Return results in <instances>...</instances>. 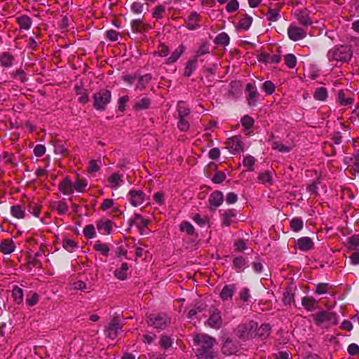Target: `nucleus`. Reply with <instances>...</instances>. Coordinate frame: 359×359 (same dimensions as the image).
<instances>
[{"label": "nucleus", "mask_w": 359, "mask_h": 359, "mask_svg": "<svg viewBox=\"0 0 359 359\" xmlns=\"http://www.w3.org/2000/svg\"><path fill=\"white\" fill-rule=\"evenodd\" d=\"M195 346H198L196 356L198 358L213 359L215 355L212 347L216 344V339L205 334H197L194 337Z\"/></svg>", "instance_id": "nucleus-1"}, {"label": "nucleus", "mask_w": 359, "mask_h": 359, "mask_svg": "<svg viewBox=\"0 0 359 359\" xmlns=\"http://www.w3.org/2000/svg\"><path fill=\"white\" fill-rule=\"evenodd\" d=\"M353 55V52L348 46H335L331 48L327 54L330 61H337L341 62H348Z\"/></svg>", "instance_id": "nucleus-2"}, {"label": "nucleus", "mask_w": 359, "mask_h": 359, "mask_svg": "<svg viewBox=\"0 0 359 359\" xmlns=\"http://www.w3.org/2000/svg\"><path fill=\"white\" fill-rule=\"evenodd\" d=\"M257 330V323L250 321L241 324L235 329V334L242 341H246L252 339L255 336Z\"/></svg>", "instance_id": "nucleus-3"}, {"label": "nucleus", "mask_w": 359, "mask_h": 359, "mask_svg": "<svg viewBox=\"0 0 359 359\" xmlns=\"http://www.w3.org/2000/svg\"><path fill=\"white\" fill-rule=\"evenodd\" d=\"M149 325L154 326L158 330H164L171 323V318L165 313L151 314L147 318Z\"/></svg>", "instance_id": "nucleus-4"}, {"label": "nucleus", "mask_w": 359, "mask_h": 359, "mask_svg": "<svg viewBox=\"0 0 359 359\" xmlns=\"http://www.w3.org/2000/svg\"><path fill=\"white\" fill-rule=\"evenodd\" d=\"M93 106L97 110H104L110 102L111 92L107 89H101L93 95Z\"/></svg>", "instance_id": "nucleus-5"}, {"label": "nucleus", "mask_w": 359, "mask_h": 359, "mask_svg": "<svg viewBox=\"0 0 359 359\" xmlns=\"http://www.w3.org/2000/svg\"><path fill=\"white\" fill-rule=\"evenodd\" d=\"M313 318L315 324L317 325H322L324 323L326 322H328L332 325L337 324V317L334 313L323 311L313 315Z\"/></svg>", "instance_id": "nucleus-6"}, {"label": "nucleus", "mask_w": 359, "mask_h": 359, "mask_svg": "<svg viewBox=\"0 0 359 359\" xmlns=\"http://www.w3.org/2000/svg\"><path fill=\"white\" fill-rule=\"evenodd\" d=\"M222 342V352L224 355H231L238 351L239 346L238 343L229 337H223Z\"/></svg>", "instance_id": "nucleus-7"}, {"label": "nucleus", "mask_w": 359, "mask_h": 359, "mask_svg": "<svg viewBox=\"0 0 359 359\" xmlns=\"http://www.w3.org/2000/svg\"><path fill=\"white\" fill-rule=\"evenodd\" d=\"M122 326L120 318L118 316H114L106 328L105 332L107 337L112 339L116 338L118 336L119 330H121Z\"/></svg>", "instance_id": "nucleus-8"}, {"label": "nucleus", "mask_w": 359, "mask_h": 359, "mask_svg": "<svg viewBox=\"0 0 359 359\" xmlns=\"http://www.w3.org/2000/svg\"><path fill=\"white\" fill-rule=\"evenodd\" d=\"M128 197L130 204L134 207L141 205L147 200L146 194L141 190H130Z\"/></svg>", "instance_id": "nucleus-9"}, {"label": "nucleus", "mask_w": 359, "mask_h": 359, "mask_svg": "<svg viewBox=\"0 0 359 359\" xmlns=\"http://www.w3.org/2000/svg\"><path fill=\"white\" fill-rule=\"evenodd\" d=\"M226 148L232 153L239 152L243 150L244 144L241 136H233L226 142Z\"/></svg>", "instance_id": "nucleus-10"}, {"label": "nucleus", "mask_w": 359, "mask_h": 359, "mask_svg": "<svg viewBox=\"0 0 359 359\" xmlns=\"http://www.w3.org/2000/svg\"><path fill=\"white\" fill-rule=\"evenodd\" d=\"M287 34L290 39L296 41L304 39L306 32L304 28L291 25L287 29Z\"/></svg>", "instance_id": "nucleus-11"}, {"label": "nucleus", "mask_w": 359, "mask_h": 359, "mask_svg": "<svg viewBox=\"0 0 359 359\" xmlns=\"http://www.w3.org/2000/svg\"><path fill=\"white\" fill-rule=\"evenodd\" d=\"M201 16L196 12H192L186 20V27L190 30H195L200 27L199 22Z\"/></svg>", "instance_id": "nucleus-12"}, {"label": "nucleus", "mask_w": 359, "mask_h": 359, "mask_svg": "<svg viewBox=\"0 0 359 359\" xmlns=\"http://www.w3.org/2000/svg\"><path fill=\"white\" fill-rule=\"evenodd\" d=\"M246 90L248 95L246 97L248 104L250 106H255L257 101L259 93L257 90L256 87L252 83H248L246 86Z\"/></svg>", "instance_id": "nucleus-13"}, {"label": "nucleus", "mask_w": 359, "mask_h": 359, "mask_svg": "<svg viewBox=\"0 0 359 359\" xmlns=\"http://www.w3.org/2000/svg\"><path fill=\"white\" fill-rule=\"evenodd\" d=\"M295 16L299 23L302 26L307 27L312 24V20L306 9L297 11L295 13Z\"/></svg>", "instance_id": "nucleus-14"}, {"label": "nucleus", "mask_w": 359, "mask_h": 359, "mask_svg": "<svg viewBox=\"0 0 359 359\" xmlns=\"http://www.w3.org/2000/svg\"><path fill=\"white\" fill-rule=\"evenodd\" d=\"M59 190L65 195L74 193L73 182L68 177H66L58 184Z\"/></svg>", "instance_id": "nucleus-15"}, {"label": "nucleus", "mask_w": 359, "mask_h": 359, "mask_svg": "<svg viewBox=\"0 0 359 359\" xmlns=\"http://www.w3.org/2000/svg\"><path fill=\"white\" fill-rule=\"evenodd\" d=\"M207 324L214 329H219L222 325V320L219 311H214L208 319Z\"/></svg>", "instance_id": "nucleus-16"}, {"label": "nucleus", "mask_w": 359, "mask_h": 359, "mask_svg": "<svg viewBox=\"0 0 359 359\" xmlns=\"http://www.w3.org/2000/svg\"><path fill=\"white\" fill-rule=\"evenodd\" d=\"M297 248L302 251H309L313 248L314 243L309 237H302L297 241Z\"/></svg>", "instance_id": "nucleus-17"}, {"label": "nucleus", "mask_w": 359, "mask_h": 359, "mask_svg": "<svg viewBox=\"0 0 359 359\" xmlns=\"http://www.w3.org/2000/svg\"><path fill=\"white\" fill-rule=\"evenodd\" d=\"M15 245L11 239H6L0 243V252L4 255H9L14 252Z\"/></svg>", "instance_id": "nucleus-18"}, {"label": "nucleus", "mask_w": 359, "mask_h": 359, "mask_svg": "<svg viewBox=\"0 0 359 359\" xmlns=\"http://www.w3.org/2000/svg\"><path fill=\"white\" fill-rule=\"evenodd\" d=\"M126 4L135 14H140L143 11L144 4L140 0H127Z\"/></svg>", "instance_id": "nucleus-19"}, {"label": "nucleus", "mask_w": 359, "mask_h": 359, "mask_svg": "<svg viewBox=\"0 0 359 359\" xmlns=\"http://www.w3.org/2000/svg\"><path fill=\"white\" fill-rule=\"evenodd\" d=\"M252 22V18L248 14L241 15V19L236 27L237 29L248 30L250 27Z\"/></svg>", "instance_id": "nucleus-20"}, {"label": "nucleus", "mask_w": 359, "mask_h": 359, "mask_svg": "<svg viewBox=\"0 0 359 359\" xmlns=\"http://www.w3.org/2000/svg\"><path fill=\"white\" fill-rule=\"evenodd\" d=\"M113 222L110 220L99 221L97 223V228L98 231L102 234H109L112 229Z\"/></svg>", "instance_id": "nucleus-21"}, {"label": "nucleus", "mask_w": 359, "mask_h": 359, "mask_svg": "<svg viewBox=\"0 0 359 359\" xmlns=\"http://www.w3.org/2000/svg\"><path fill=\"white\" fill-rule=\"evenodd\" d=\"M223 201L224 196L222 191H219L212 192L209 198L210 203L215 207L221 205Z\"/></svg>", "instance_id": "nucleus-22"}, {"label": "nucleus", "mask_w": 359, "mask_h": 359, "mask_svg": "<svg viewBox=\"0 0 359 359\" xmlns=\"http://www.w3.org/2000/svg\"><path fill=\"white\" fill-rule=\"evenodd\" d=\"M271 333V327L268 324H263L255 332V336H257L259 339L261 340H264L269 337Z\"/></svg>", "instance_id": "nucleus-23"}, {"label": "nucleus", "mask_w": 359, "mask_h": 359, "mask_svg": "<svg viewBox=\"0 0 359 359\" xmlns=\"http://www.w3.org/2000/svg\"><path fill=\"white\" fill-rule=\"evenodd\" d=\"M132 30L135 32H144L150 28L149 25L145 24L140 19L133 20L131 22Z\"/></svg>", "instance_id": "nucleus-24"}, {"label": "nucleus", "mask_w": 359, "mask_h": 359, "mask_svg": "<svg viewBox=\"0 0 359 359\" xmlns=\"http://www.w3.org/2000/svg\"><path fill=\"white\" fill-rule=\"evenodd\" d=\"M17 23L18 24L20 29L28 30L30 29L32 21L31 18L27 15H21L16 18Z\"/></svg>", "instance_id": "nucleus-25"}, {"label": "nucleus", "mask_w": 359, "mask_h": 359, "mask_svg": "<svg viewBox=\"0 0 359 359\" xmlns=\"http://www.w3.org/2000/svg\"><path fill=\"white\" fill-rule=\"evenodd\" d=\"M234 292L235 286L233 285H225L220 292V297L223 301H226L231 299Z\"/></svg>", "instance_id": "nucleus-26"}, {"label": "nucleus", "mask_w": 359, "mask_h": 359, "mask_svg": "<svg viewBox=\"0 0 359 359\" xmlns=\"http://www.w3.org/2000/svg\"><path fill=\"white\" fill-rule=\"evenodd\" d=\"M185 47L183 45H180L176 50H175L172 55L167 58L165 63L166 64H172L175 62L180 55L184 53Z\"/></svg>", "instance_id": "nucleus-27"}, {"label": "nucleus", "mask_w": 359, "mask_h": 359, "mask_svg": "<svg viewBox=\"0 0 359 359\" xmlns=\"http://www.w3.org/2000/svg\"><path fill=\"white\" fill-rule=\"evenodd\" d=\"M233 265L237 272H241L247 266V262L242 256L235 257L233 259Z\"/></svg>", "instance_id": "nucleus-28"}, {"label": "nucleus", "mask_w": 359, "mask_h": 359, "mask_svg": "<svg viewBox=\"0 0 359 359\" xmlns=\"http://www.w3.org/2000/svg\"><path fill=\"white\" fill-rule=\"evenodd\" d=\"M14 57L8 53L4 52L0 55V64L4 67H10L13 65Z\"/></svg>", "instance_id": "nucleus-29"}, {"label": "nucleus", "mask_w": 359, "mask_h": 359, "mask_svg": "<svg viewBox=\"0 0 359 359\" xmlns=\"http://www.w3.org/2000/svg\"><path fill=\"white\" fill-rule=\"evenodd\" d=\"M88 186V182L86 179H81L77 177L76 181L73 182L74 191L84 192Z\"/></svg>", "instance_id": "nucleus-30"}, {"label": "nucleus", "mask_w": 359, "mask_h": 359, "mask_svg": "<svg viewBox=\"0 0 359 359\" xmlns=\"http://www.w3.org/2000/svg\"><path fill=\"white\" fill-rule=\"evenodd\" d=\"M236 212L233 209L228 210L223 215V222L222 225L225 226H229L232 223V219L236 217Z\"/></svg>", "instance_id": "nucleus-31"}, {"label": "nucleus", "mask_w": 359, "mask_h": 359, "mask_svg": "<svg viewBox=\"0 0 359 359\" xmlns=\"http://www.w3.org/2000/svg\"><path fill=\"white\" fill-rule=\"evenodd\" d=\"M230 38L226 32L219 34L214 39V43L217 45L226 46L229 44Z\"/></svg>", "instance_id": "nucleus-32"}, {"label": "nucleus", "mask_w": 359, "mask_h": 359, "mask_svg": "<svg viewBox=\"0 0 359 359\" xmlns=\"http://www.w3.org/2000/svg\"><path fill=\"white\" fill-rule=\"evenodd\" d=\"M197 59L194 57V59L189 60L186 65L184 75L186 77H189L192 72L196 69L197 66Z\"/></svg>", "instance_id": "nucleus-33"}, {"label": "nucleus", "mask_w": 359, "mask_h": 359, "mask_svg": "<svg viewBox=\"0 0 359 359\" xmlns=\"http://www.w3.org/2000/svg\"><path fill=\"white\" fill-rule=\"evenodd\" d=\"M127 263H123L120 269H117L114 271V276L119 280H123L127 278V271L128 270Z\"/></svg>", "instance_id": "nucleus-34"}, {"label": "nucleus", "mask_w": 359, "mask_h": 359, "mask_svg": "<svg viewBox=\"0 0 359 359\" xmlns=\"http://www.w3.org/2000/svg\"><path fill=\"white\" fill-rule=\"evenodd\" d=\"M11 212L17 219H24L25 217V211L20 205H13L11 208Z\"/></svg>", "instance_id": "nucleus-35"}, {"label": "nucleus", "mask_w": 359, "mask_h": 359, "mask_svg": "<svg viewBox=\"0 0 359 359\" xmlns=\"http://www.w3.org/2000/svg\"><path fill=\"white\" fill-rule=\"evenodd\" d=\"M302 304L307 311H312L315 309L316 302L313 297H304L302 299Z\"/></svg>", "instance_id": "nucleus-36"}, {"label": "nucleus", "mask_w": 359, "mask_h": 359, "mask_svg": "<svg viewBox=\"0 0 359 359\" xmlns=\"http://www.w3.org/2000/svg\"><path fill=\"white\" fill-rule=\"evenodd\" d=\"M177 111L179 117H187L190 114V109L184 101H180L177 104Z\"/></svg>", "instance_id": "nucleus-37"}, {"label": "nucleus", "mask_w": 359, "mask_h": 359, "mask_svg": "<svg viewBox=\"0 0 359 359\" xmlns=\"http://www.w3.org/2000/svg\"><path fill=\"white\" fill-rule=\"evenodd\" d=\"M108 182L110 183L111 189H116L118 186L123 182L121 176L118 173H113L108 178Z\"/></svg>", "instance_id": "nucleus-38"}, {"label": "nucleus", "mask_w": 359, "mask_h": 359, "mask_svg": "<svg viewBox=\"0 0 359 359\" xmlns=\"http://www.w3.org/2000/svg\"><path fill=\"white\" fill-rule=\"evenodd\" d=\"M338 101L341 105L346 106L351 104L354 100L352 97H346V92L341 90L338 92Z\"/></svg>", "instance_id": "nucleus-39"}, {"label": "nucleus", "mask_w": 359, "mask_h": 359, "mask_svg": "<svg viewBox=\"0 0 359 359\" xmlns=\"http://www.w3.org/2000/svg\"><path fill=\"white\" fill-rule=\"evenodd\" d=\"M53 208H55L59 215H65L69 210V206L65 200L59 201L55 203Z\"/></svg>", "instance_id": "nucleus-40"}, {"label": "nucleus", "mask_w": 359, "mask_h": 359, "mask_svg": "<svg viewBox=\"0 0 359 359\" xmlns=\"http://www.w3.org/2000/svg\"><path fill=\"white\" fill-rule=\"evenodd\" d=\"M151 100L148 97H143L135 102L134 108L137 110L148 109L150 106Z\"/></svg>", "instance_id": "nucleus-41"}, {"label": "nucleus", "mask_w": 359, "mask_h": 359, "mask_svg": "<svg viewBox=\"0 0 359 359\" xmlns=\"http://www.w3.org/2000/svg\"><path fill=\"white\" fill-rule=\"evenodd\" d=\"M313 97L317 100L325 101L327 97L326 88L324 87L317 88L314 92Z\"/></svg>", "instance_id": "nucleus-42"}, {"label": "nucleus", "mask_w": 359, "mask_h": 359, "mask_svg": "<svg viewBox=\"0 0 359 359\" xmlns=\"http://www.w3.org/2000/svg\"><path fill=\"white\" fill-rule=\"evenodd\" d=\"M12 296L17 304H20L23 299V292L21 288L15 286L12 290Z\"/></svg>", "instance_id": "nucleus-43"}, {"label": "nucleus", "mask_w": 359, "mask_h": 359, "mask_svg": "<svg viewBox=\"0 0 359 359\" xmlns=\"http://www.w3.org/2000/svg\"><path fill=\"white\" fill-rule=\"evenodd\" d=\"M75 91L77 95H80L79 97V101L81 103H86L88 101V96L86 93V90L81 86H76Z\"/></svg>", "instance_id": "nucleus-44"}, {"label": "nucleus", "mask_w": 359, "mask_h": 359, "mask_svg": "<svg viewBox=\"0 0 359 359\" xmlns=\"http://www.w3.org/2000/svg\"><path fill=\"white\" fill-rule=\"evenodd\" d=\"M303 221L300 218H293L290 221V228L294 232L299 231L303 228Z\"/></svg>", "instance_id": "nucleus-45"}, {"label": "nucleus", "mask_w": 359, "mask_h": 359, "mask_svg": "<svg viewBox=\"0 0 359 359\" xmlns=\"http://www.w3.org/2000/svg\"><path fill=\"white\" fill-rule=\"evenodd\" d=\"M258 180L262 183L268 185H271L273 183L271 175L268 171L260 173L258 176Z\"/></svg>", "instance_id": "nucleus-46"}, {"label": "nucleus", "mask_w": 359, "mask_h": 359, "mask_svg": "<svg viewBox=\"0 0 359 359\" xmlns=\"http://www.w3.org/2000/svg\"><path fill=\"white\" fill-rule=\"evenodd\" d=\"M62 246L66 250L73 252L77 248V244L72 239L65 238L62 241Z\"/></svg>", "instance_id": "nucleus-47"}, {"label": "nucleus", "mask_w": 359, "mask_h": 359, "mask_svg": "<svg viewBox=\"0 0 359 359\" xmlns=\"http://www.w3.org/2000/svg\"><path fill=\"white\" fill-rule=\"evenodd\" d=\"M165 12V7L163 5L156 6L152 13V17L156 20L161 19Z\"/></svg>", "instance_id": "nucleus-48"}, {"label": "nucleus", "mask_w": 359, "mask_h": 359, "mask_svg": "<svg viewBox=\"0 0 359 359\" xmlns=\"http://www.w3.org/2000/svg\"><path fill=\"white\" fill-rule=\"evenodd\" d=\"M152 76L150 74H144L139 78L138 88L144 89L146 86L151 81Z\"/></svg>", "instance_id": "nucleus-49"}, {"label": "nucleus", "mask_w": 359, "mask_h": 359, "mask_svg": "<svg viewBox=\"0 0 359 359\" xmlns=\"http://www.w3.org/2000/svg\"><path fill=\"white\" fill-rule=\"evenodd\" d=\"M255 158L250 156V155H248L246 156L244 158H243V165L246 168H248V170L249 171H253L254 170V165H255Z\"/></svg>", "instance_id": "nucleus-50"}, {"label": "nucleus", "mask_w": 359, "mask_h": 359, "mask_svg": "<svg viewBox=\"0 0 359 359\" xmlns=\"http://www.w3.org/2000/svg\"><path fill=\"white\" fill-rule=\"evenodd\" d=\"M93 248L95 250L100 252L103 255L108 256L109 248L107 244L97 243L94 245Z\"/></svg>", "instance_id": "nucleus-51"}, {"label": "nucleus", "mask_w": 359, "mask_h": 359, "mask_svg": "<svg viewBox=\"0 0 359 359\" xmlns=\"http://www.w3.org/2000/svg\"><path fill=\"white\" fill-rule=\"evenodd\" d=\"M12 77L15 79L20 81L22 83H25L27 81L26 74L22 69H18L13 72Z\"/></svg>", "instance_id": "nucleus-52"}, {"label": "nucleus", "mask_w": 359, "mask_h": 359, "mask_svg": "<svg viewBox=\"0 0 359 359\" xmlns=\"http://www.w3.org/2000/svg\"><path fill=\"white\" fill-rule=\"evenodd\" d=\"M266 16L269 21L275 22L278 19L280 16L279 10L269 8L267 13L266 14Z\"/></svg>", "instance_id": "nucleus-53"}, {"label": "nucleus", "mask_w": 359, "mask_h": 359, "mask_svg": "<svg viewBox=\"0 0 359 359\" xmlns=\"http://www.w3.org/2000/svg\"><path fill=\"white\" fill-rule=\"evenodd\" d=\"M241 122L242 126L245 128L250 129L253 126L255 121H254V119L251 116H250L248 115H245L241 118Z\"/></svg>", "instance_id": "nucleus-54"}, {"label": "nucleus", "mask_w": 359, "mask_h": 359, "mask_svg": "<svg viewBox=\"0 0 359 359\" xmlns=\"http://www.w3.org/2000/svg\"><path fill=\"white\" fill-rule=\"evenodd\" d=\"M285 63L289 68H294L297 64L296 57L293 54L286 55L285 56Z\"/></svg>", "instance_id": "nucleus-55"}, {"label": "nucleus", "mask_w": 359, "mask_h": 359, "mask_svg": "<svg viewBox=\"0 0 359 359\" xmlns=\"http://www.w3.org/2000/svg\"><path fill=\"white\" fill-rule=\"evenodd\" d=\"M294 302V294L290 291H285L283 296V302L285 305H290Z\"/></svg>", "instance_id": "nucleus-56"}, {"label": "nucleus", "mask_w": 359, "mask_h": 359, "mask_svg": "<svg viewBox=\"0 0 359 359\" xmlns=\"http://www.w3.org/2000/svg\"><path fill=\"white\" fill-rule=\"evenodd\" d=\"M27 210L38 217L41 213V205L37 203H29L27 206Z\"/></svg>", "instance_id": "nucleus-57"}, {"label": "nucleus", "mask_w": 359, "mask_h": 359, "mask_svg": "<svg viewBox=\"0 0 359 359\" xmlns=\"http://www.w3.org/2000/svg\"><path fill=\"white\" fill-rule=\"evenodd\" d=\"M159 344L163 348L168 349L172 346V342L169 337L162 335L161 337Z\"/></svg>", "instance_id": "nucleus-58"}, {"label": "nucleus", "mask_w": 359, "mask_h": 359, "mask_svg": "<svg viewBox=\"0 0 359 359\" xmlns=\"http://www.w3.org/2000/svg\"><path fill=\"white\" fill-rule=\"evenodd\" d=\"M271 147L274 150H278L283 153H287L290 151V148L289 147H286L278 142H272Z\"/></svg>", "instance_id": "nucleus-59"}, {"label": "nucleus", "mask_w": 359, "mask_h": 359, "mask_svg": "<svg viewBox=\"0 0 359 359\" xmlns=\"http://www.w3.org/2000/svg\"><path fill=\"white\" fill-rule=\"evenodd\" d=\"M180 230L182 231H186L189 235H193L194 233V227L188 222L182 223Z\"/></svg>", "instance_id": "nucleus-60"}, {"label": "nucleus", "mask_w": 359, "mask_h": 359, "mask_svg": "<svg viewBox=\"0 0 359 359\" xmlns=\"http://www.w3.org/2000/svg\"><path fill=\"white\" fill-rule=\"evenodd\" d=\"M83 234L87 238H92L95 235V227L92 224L87 225L83 229Z\"/></svg>", "instance_id": "nucleus-61"}, {"label": "nucleus", "mask_w": 359, "mask_h": 359, "mask_svg": "<svg viewBox=\"0 0 359 359\" xmlns=\"http://www.w3.org/2000/svg\"><path fill=\"white\" fill-rule=\"evenodd\" d=\"M263 90L268 95H271L275 90V85L271 81H266L263 84Z\"/></svg>", "instance_id": "nucleus-62"}, {"label": "nucleus", "mask_w": 359, "mask_h": 359, "mask_svg": "<svg viewBox=\"0 0 359 359\" xmlns=\"http://www.w3.org/2000/svg\"><path fill=\"white\" fill-rule=\"evenodd\" d=\"M239 6L238 2L237 0H231L229 1L226 6V10L229 13H233L238 10Z\"/></svg>", "instance_id": "nucleus-63"}, {"label": "nucleus", "mask_w": 359, "mask_h": 359, "mask_svg": "<svg viewBox=\"0 0 359 359\" xmlns=\"http://www.w3.org/2000/svg\"><path fill=\"white\" fill-rule=\"evenodd\" d=\"M226 179V175L222 172H217L213 176L212 181L215 184H219L224 182Z\"/></svg>", "instance_id": "nucleus-64"}]
</instances>
